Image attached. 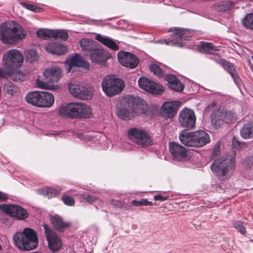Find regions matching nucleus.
Here are the masks:
<instances>
[{
  "label": "nucleus",
  "mask_w": 253,
  "mask_h": 253,
  "mask_svg": "<svg viewBox=\"0 0 253 253\" xmlns=\"http://www.w3.org/2000/svg\"><path fill=\"white\" fill-rule=\"evenodd\" d=\"M220 142H217L212 149L211 157L214 161L211 165V169L219 179L224 180L229 177L235 169V158L216 159L220 154Z\"/></svg>",
  "instance_id": "1"
},
{
  "label": "nucleus",
  "mask_w": 253,
  "mask_h": 253,
  "mask_svg": "<svg viewBox=\"0 0 253 253\" xmlns=\"http://www.w3.org/2000/svg\"><path fill=\"white\" fill-rule=\"evenodd\" d=\"M180 142L188 147H202L210 142L209 135L204 130L187 132L182 130L179 135Z\"/></svg>",
  "instance_id": "2"
},
{
  "label": "nucleus",
  "mask_w": 253,
  "mask_h": 253,
  "mask_svg": "<svg viewBox=\"0 0 253 253\" xmlns=\"http://www.w3.org/2000/svg\"><path fill=\"white\" fill-rule=\"evenodd\" d=\"M43 77H38L36 81L37 86L41 88L49 89L53 87V84L57 83L62 76L61 69L53 67L46 69Z\"/></svg>",
  "instance_id": "3"
},
{
  "label": "nucleus",
  "mask_w": 253,
  "mask_h": 253,
  "mask_svg": "<svg viewBox=\"0 0 253 253\" xmlns=\"http://www.w3.org/2000/svg\"><path fill=\"white\" fill-rule=\"evenodd\" d=\"M25 99L28 103L39 107H50L54 102L53 95L45 91L29 92L26 95Z\"/></svg>",
  "instance_id": "4"
},
{
  "label": "nucleus",
  "mask_w": 253,
  "mask_h": 253,
  "mask_svg": "<svg viewBox=\"0 0 253 253\" xmlns=\"http://www.w3.org/2000/svg\"><path fill=\"white\" fill-rule=\"evenodd\" d=\"M18 235L21 236L20 245L18 248L22 250L30 251L37 248L39 245V239L37 233L30 228H25L22 232H17V240ZM18 242H17V245Z\"/></svg>",
  "instance_id": "5"
},
{
  "label": "nucleus",
  "mask_w": 253,
  "mask_h": 253,
  "mask_svg": "<svg viewBox=\"0 0 253 253\" xmlns=\"http://www.w3.org/2000/svg\"><path fill=\"white\" fill-rule=\"evenodd\" d=\"M174 29V33L170 39L163 40L165 44L182 47L184 46V41H190L191 39L193 30L180 28H175Z\"/></svg>",
  "instance_id": "6"
},
{
  "label": "nucleus",
  "mask_w": 253,
  "mask_h": 253,
  "mask_svg": "<svg viewBox=\"0 0 253 253\" xmlns=\"http://www.w3.org/2000/svg\"><path fill=\"white\" fill-rule=\"evenodd\" d=\"M124 86V81L119 78L106 77L102 82V89L108 96H113L119 93Z\"/></svg>",
  "instance_id": "7"
},
{
  "label": "nucleus",
  "mask_w": 253,
  "mask_h": 253,
  "mask_svg": "<svg viewBox=\"0 0 253 253\" xmlns=\"http://www.w3.org/2000/svg\"><path fill=\"white\" fill-rule=\"evenodd\" d=\"M127 133L128 138L132 141L143 147L153 144L151 137L143 129L134 127L129 129Z\"/></svg>",
  "instance_id": "8"
},
{
  "label": "nucleus",
  "mask_w": 253,
  "mask_h": 253,
  "mask_svg": "<svg viewBox=\"0 0 253 253\" xmlns=\"http://www.w3.org/2000/svg\"><path fill=\"white\" fill-rule=\"evenodd\" d=\"M0 40L6 44L16 42V22L14 21L5 22L0 25Z\"/></svg>",
  "instance_id": "9"
},
{
  "label": "nucleus",
  "mask_w": 253,
  "mask_h": 253,
  "mask_svg": "<svg viewBox=\"0 0 253 253\" xmlns=\"http://www.w3.org/2000/svg\"><path fill=\"white\" fill-rule=\"evenodd\" d=\"M196 117L192 110L185 108L178 115V122L180 126L185 129H193L195 127Z\"/></svg>",
  "instance_id": "10"
},
{
  "label": "nucleus",
  "mask_w": 253,
  "mask_h": 253,
  "mask_svg": "<svg viewBox=\"0 0 253 253\" xmlns=\"http://www.w3.org/2000/svg\"><path fill=\"white\" fill-rule=\"evenodd\" d=\"M214 118L211 119V123L215 127H219L220 122H225L230 123L237 119V115L232 111H227L224 109H217L214 111Z\"/></svg>",
  "instance_id": "11"
},
{
  "label": "nucleus",
  "mask_w": 253,
  "mask_h": 253,
  "mask_svg": "<svg viewBox=\"0 0 253 253\" xmlns=\"http://www.w3.org/2000/svg\"><path fill=\"white\" fill-rule=\"evenodd\" d=\"M127 106L134 111L135 116L145 114L149 108L146 102L138 96L127 97Z\"/></svg>",
  "instance_id": "12"
},
{
  "label": "nucleus",
  "mask_w": 253,
  "mask_h": 253,
  "mask_svg": "<svg viewBox=\"0 0 253 253\" xmlns=\"http://www.w3.org/2000/svg\"><path fill=\"white\" fill-rule=\"evenodd\" d=\"M69 91L74 97L83 100H89L92 97V89L83 85L70 84Z\"/></svg>",
  "instance_id": "13"
},
{
  "label": "nucleus",
  "mask_w": 253,
  "mask_h": 253,
  "mask_svg": "<svg viewBox=\"0 0 253 253\" xmlns=\"http://www.w3.org/2000/svg\"><path fill=\"white\" fill-rule=\"evenodd\" d=\"M139 87L154 94H161L164 91L163 87L145 77H141L138 81Z\"/></svg>",
  "instance_id": "14"
},
{
  "label": "nucleus",
  "mask_w": 253,
  "mask_h": 253,
  "mask_svg": "<svg viewBox=\"0 0 253 253\" xmlns=\"http://www.w3.org/2000/svg\"><path fill=\"white\" fill-rule=\"evenodd\" d=\"M43 228L49 248L53 252H57L62 246L61 239L52 230L49 228L48 225L44 224Z\"/></svg>",
  "instance_id": "15"
},
{
  "label": "nucleus",
  "mask_w": 253,
  "mask_h": 253,
  "mask_svg": "<svg viewBox=\"0 0 253 253\" xmlns=\"http://www.w3.org/2000/svg\"><path fill=\"white\" fill-rule=\"evenodd\" d=\"M80 109V103L71 102L65 106H61L58 113L62 117L79 118Z\"/></svg>",
  "instance_id": "16"
},
{
  "label": "nucleus",
  "mask_w": 253,
  "mask_h": 253,
  "mask_svg": "<svg viewBox=\"0 0 253 253\" xmlns=\"http://www.w3.org/2000/svg\"><path fill=\"white\" fill-rule=\"evenodd\" d=\"M118 58L121 64L130 69L136 68L139 63L138 58L130 52H120L118 54Z\"/></svg>",
  "instance_id": "17"
},
{
  "label": "nucleus",
  "mask_w": 253,
  "mask_h": 253,
  "mask_svg": "<svg viewBox=\"0 0 253 253\" xmlns=\"http://www.w3.org/2000/svg\"><path fill=\"white\" fill-rule=\"evenodd\" d=\"M169 149L174 159L177 161H185L187 159L188 155L186 149L175 142L169 143Z\"/></svg>",
  "instance_id": "18"
},
{
  "label": "nucleus",
  "mask_w": 253,
  "mask_h": 253,
  "mask_svg": "<svg viewBox=\"0 0 253 253\" xmlns=\"http://www.w3.org/2000/svg\"><path fill=\"white\" fill-rule=\"evenodd\" d=\"M66 69L69 72L74 67H83L89 69V65L82 56L79 55L72 56L66 59L65 61Z\"/></svg>",
  "instance_id": "19"
},
{
  "label": "nucleus",
  "mask_w": 253,
  "mask_h": 253,
  "mask_svg": "<svg viewBox=\"0 0 253 253\" xmlns=\"http://www.w3.org/2000/svg\"><path fill=\"white\" fill-rule=\"evenodd\" d=\"M180 105L179 101L167 102L163 104L161 107L162 115L167 118H172L177 113Z\"/></svg>",
  "instance_id": "20"
},
{
  "label": "nucleus",
  "mask_w": 253,
  "mask_h": 253,
  "mask_svg": "<svg viewBox=\"0 0 253 253\" xmlns=\"http://www.w3.org/2000/svg\"><path fill=\"white\" fill-rule=\"evenodd\" d=\"M3 66L5 68L16 72V49H11L5 53L2 58Z\"/></svg>",
  "instance_id": "21"
},
{
  "label": "nucleus",
  "mask_w": 253,
  "mask_h": 253,
  "mask_svg": "<svg viewBox=\"0 0 253 253\" xmlns=\"http://www.w3.org/2000/svg\"><path fill=\"white\" fill-rule=\"evenodd\" d=\"M166 80L168 82V85L169 88L175 92H180L184 89V84L175 76L167 75Z\"/></svg>",
  "instance_id": "22"
},
{
  "label": "nucleus",
  "mask_w": 253,
  "mask_h": 253,
  "mask_svg": "<svg viewBox=\"0 0 253 253\" xmlns=\"http://www.w3.org/2000/svg\"><path fill=\"white\" fill-rule=\"evenodd\" d=\"M221 63L224 69L227 71L232 77L235 84L239 85L241 83V80L237 73L234 65L225 60H222L221 61Z\"/></svg>",
  "instance_id": "23"
},
{
  "label": "nucleus",
  "mask_w": 253,
  "mask_h": 253,
  "mask_svg": "<svg viewBox=\"0 0 253 253\" xmlns=\"http://www.w3.org/2000/svg\"><path fill=\"white\" fill-rule=\"evenodd\" d=\"M46 50L53 54L62 55L64 54L66 50V46L59 42H50L45 46Z\"/></svg>",
  "instance_id": "24"
},
{
  "label": "nucleus",
  "mask_w": 253,
  "mask_h": 253,
  "mask_svg": "<svg viewBox=\"0 0 253 253\" xmlns=\"http://www.w3.org/2000/svg\"><path fill=\"white\" fill-rule=\"evenodd\" d=\"M117 115L124 120H129L135 117L134 111L127 106V97L125 99L124 106L117 111Z\"/></svg>",
  "instance_id": "25"
},
{
  "label": "nucleus",
  "mask_w": 253,
  "mask_h": 253,
  "mask_svg": "<svg viewBox=\"0 0 253 253\" xmlns=\"http://www.w3.org/2000/svg\"><path fill=\"white\" fill-rule=\"evenodd\" d=\"M50 221L53 227L56 230L63 231L65 228L70 226V223L64 221L62 218L58 215L50 217Z\"/></svg>",
  "instance_id": "26"
},
{
  "label": "nucleus",
  "mask_w": 253,
  "mask_h": 253,
  "mask_svg": "<svg viewBox=\"0 0 253 253\" xmlns=\"http://www.w3.org/2000/svg\"><path fill=\"white\" fill-rule=\"evenodd\" d=\"M95 39L102 44L113 50H117L119 49V46L115 41L108 37L96 34Z\"/></svg>",
  "instance_id": "27"
},
{
  "label": "nucleus",
  "mask_w": 253,
  "mask_h": 253,
  "mask_svg": "<svg viewBox=\"0 0 253 253\" xmlns=\"http://www.w3.org/2000/svg\"><path fill=\"white\" fill-rule=\"evenodd\" d=\"M90 57L92 62L97 64L103 63L106 60V56L103 52L96 48L90 52Z\"/></svg>",
  "instance_id": "28"
},
{
  "label": "nucleus",
  "mask_w": 253,
  "mask_h": 253,
  "mask_svg": "<svg viewBox=\"0 0 253 253\" xmlns=\"http://www.w3.org/2000/svg\"><path fill=\"white\" fill-rule=\"evenodd\" d=\"M240 134L243 138H253V122H250L244 124L240 130Z\"/></svg>",
  "instance_id": "29"
},
{
  "label": "nucleus",
  "mask_w": 253,
  "mask_h": 253,
  "mask_svg": "<svg viewBox=\"0 0 253 253\" xmlns=\"http://www.w3.org/2000/svg\"><path fill=\"white\" fill-rule=\"evenodd\" d=\"M198 50L201 52L214 54L217 50V47L211 42H200V45L198 46Z\"/></svg>",
  "instance_id": "30"
},
{
  "label": "nucleus",
  "mask_w": 253,
  "mask_h": 253,
  "mask_svg": "<svg viewBox=\"0 0 253 253\" xmlns=\"http://www.w3.org/2000/svg\"><path fill=\"white\" fill-rule=\"evenodd\" d=\"M41 194L48 198L56 196L61 191V188L60 187H46L42 190H40Z\"/></svg>",
  "instance_id": "31"
},
{
  "label": "nucleus",
  "mask_w": 253,
  "mask_h": 253,
  "mask_svg": "<svg viewBox=\"0 0 253 253\" xmlns=\"http://www.w3.org/2000/svg\"><path fill=\"white\" fill-rule=\"evenodd\" d=\"M0 210L12 217L16 216V205L2 204L0 205Z\"/></svg>",
  "instance_id": "32"
},
{
  "label": "nucleus",
  "mask_w": 253,
  "mask_h": 253,
  "mask_svg": "<svg viewBox=\"0 0 253 253\" xmlns=\"http://www.w3.org/2000/svg\"><path fill=\"white\" fill-rule=\"evenodd\" d=\"M80 108L79 118H87L91 116V110L88 105L80 103Z\"/></svg>",
  "instance_id": "33"
},
{
  "label": "nucleus",
  "mask_w": 253,
  "mask_h": 253,
  "mask_svg": "<svg viewBox=\"0 0 253 253\" xmlns=\"http://www.w3.org/2000/svg\"><path fill=\"white\" fill-rule=\"evenodd\" d=\"M81 47L84 50L90 52L95 48L94 42L88 39H83L80 41Z\"/></svg>",
  "instance_id": "34"
},
{
  "label": "nucleus",
  "mask_w": 253,
  "mask_h": 253,
  "mask_svg": "<svg viewBox=\"0 0 253 253\" xmlns=\"http://www.w3.org/2000/svg\"><path fill=\"white\" fill-rule=\"evenodd\" d=\"M235 4L234 2L226 1L217 3L215 5V8L218 11H225L232 8Z\"/></svg>",
  "instance_id": "35"
},
{
  "label": "nucleus",
  "mask_w": 253,
  "mask_h": 253,
  "mask_svg": "<svg viewBox=\"0 0 253 253\" xmlns=\"http://www.w3.org/2000/svg\"><path fill=\"white\" fill-rule=\"evenodd\" d=\"M37 36L43 40L53 38V30L47 29H40L36 32Z\"/></svg>",
  "instance_id": "36"
},
{
  "label": "nucleus",
  "mask_w": 253,
  "mask_h": 253,
  "mask_svg": "<svg viewBox=\"0 0 253 253\" xmlns=\"http://www.w3.org/2000/svg\"><path fill=\"white\" fill-rule=\"evenodd\" d=\"M7 78H10L13 81L16 80L15 72L5 68V66H3V67L0 68V79Z\"/></svg>",
  "instance_id": "37"
},
{
  "label": "nucleus",
  "mask_w": 253,
  "mask_h": 253,
  "mask_svg": "<svg viewBox=\"0 0 253 253\" xmlns=\"http://www.w3.org/2000/svg\"><path fill=\"white\" fill-rule=\"evenodd\" d=\"M242 24L246 28L253 30V13L247 14L242 20Z\"/></svg>",
  "instance_id": "38"
},
{
  "label": "nucleus",
  "mask_w": 253,
  "mask_h": 253,
  "mask_svg": "<svg viewBox=\"0 0 253 253\" xmlns=\"http://www.w3.org/2000/svg\"><path fill=\"white\" fill-rule=\"evenodd\" d=\"M68 34L67 32L63 30H53V38L57 39H60L64 41H66L68 38Z\"/></svg>",
  "instance_id": "39"
},
{
  "label": "nucleus",
  "mask_w": 253,
  "mask_h": 253,
  "mask_svg": "<svg viewBox=\"0 0 253 253\" xmlns=\"http://www.w3.org/2000/svg\"><path fill=\"white\" fill-rule=\"evenodd\" d=\"M28 217L27 211L21 207L17 205V219L24 220Z\"/></svg>",
  "instance_id": "40"
},
{
  "label": "nucleus",
  "mask_w": 253,
  "mask_h": 253,
  "mask_svg": "<svg viewBox=\"0 0 253 253\" xmlns=\"http://www.w3.org/2000/svg\"><path fill=\"white\" fill-rule=\"evenodd\" d=\"M80 197L82 199V201L85 202H87L89 204H91L95 202L97 198L93 195H90L87 193L81 194Z\"/></svg>",
  "instance_id": "41"
},
{
  "label": "nucleus",
  "mask_w": 253,
  "mask_h": 253,
  "mask_svg": "<svg viewBox=\"0 0 253 253\" xmlns=\"http://www.w3.org/2000/svg\"><path fill=\"white\" fill-rule=\"evenodd\" d=\"M149 69L151 72L158 77H161L164 75L163 71L156 64H150L149 65Z\"/></svg>",
  "instance_id": "42"
},
{
  "label": "nucleus",
  "mask_w": 253,
  "mask_h": 253,
  "mask_svg": "<svg viewBox=\"0 0 253 253\" xmlns=\"http://www.w3.org/2000/svg\"><path fill=\"white\" fill-rule=\"evenodd\" d=\"M27 34L26 31L20 25L17 24V42L25 39Z\"/></svg>",
  "instance_id": "43"
},
{
  "label": "nucleus",
  "mask_w": 253,
  "mask_h": 253,
  "mask_svg": "<svg viewBox=\"0 0 253 253\" xmlns=\"http://www.w3.org/2000/svg\"><path fill=\"white\" fill-rule=\"evenodd\" d=\"M26 60L30 62L36 61L38 56L36 51L34 50H30L25 52Z\"/></svg>",
  "instance_id": "44"
},
{
  "label": "nucleus",
  "mask_w": 253,
  "mask_h": 253,
  "mask_svg": "<svg viewBox=\"0 0 253 253\" xmlns=\"http://www.w3.org/2000/svg\"><path fill=\"white\" fill-rule=\"evenodd\" d=\"M4 88L6 90L7 94L9 95H14L16 92V86L10 81L7 82L5 84Z\"/></svg>",
  "instance_id": "45"
},
{
  "label": "nucleus",
  "mask_w": 253,
  "mask_h": 253,
  "mask_svg": "<svg viewBox=\"0 0 253 253\" xmlns=\"http://www.w3.org/2000/svg\"><path fill=\"white\" fill-rule=\"evenodd\" d=\"M20 4L26 9L35 12H40L42 11V9L33 4L28 3L24 2H20Z\"/></svg>",
  "instance_id": "46"
},
{
  "label": "nucleus",
  "mask_w": 253,
  "mask_h": 253,
  "mask_svg": "<svg viewBox=\"0 0 253 253\" xmlns=\"http://www.w3.org/2000/svg\"><path fill=\"white\" fill-rule=\"evenodd\" d=\"M130 204L136 207L142 206H151L153 205L152 202L148 201L147 199H142L140 201L133 200L131 201Z\"/></svg>",
  "instance_id": "47"
},
{
  "label": "nucleus",
  "mask_w": 253,
  "mask_h": 253,
  "mask_svg": "<svg viewBox=\"0 0 253 253\" xmlns=\"http://www.w3.org/2000/svg\"><path fill=\"white\" fill-rule=\"evenodd\" d=\"M62 200L65 205L69 206H72L75 203L74 199L71 196L68 195H63Z\"/></svg>",
  "instance_id": "48"
},
{
  "label": "nucleus",
  "mask_w": 253,
  "mask_h": 253,
  "mask_svg": "<svg viewBox=\"0 0 253 253\" xmlns=\"http://www.w3.org/2000/svg\"><path fill=\"white\" fill-rule=\"evenodd\" d=\"M234 227L238 230L241 234L244 235L246 233V230L244 226L243 223L240 221H237L234 223Z\"/></svg>",
  "instance_id": "49"
},
{
  "label": "nucleus",
  "mask_w": 253,
  "mask_h": 253,
  "mask_svg": "<svg viewBox=\"0 0 253 253\" xmlns=\"http://www.w3.org/2000/svg\"><path fill=\"white\" fill-rule=\"evenodd\" d=\"M232 145L233 149L238 150L241 148L243 144L238 140L237 137L234 136L232 140Z\"/></svg>",
  "instance_id": "50"
},
{
  "label": "nucleus",
  "mask_w": 253,
  "mask_h": 253,
  "mask_svg": "<svg viewBox=\"0 0 253 253\" xmlns=\"http://www.w3.org/2000/svg\"><path fill=\"white\" fill-rule=\"evenodd\" d=\"M27 75L26 72H23L17 68V80L23 81L27 79Z\"/></svg>",
  "instance_id": "51"
},
{
  "label": "nucleus",
  "mask_w": 253,
  "mask_h": 253,
  "mask_svg": "<svg viewBox=\"0 0 253 253\" xmlns=\"http://www.w3.org/2000/svg\"><path fill=\"white\" fill-rule=\"evenodd\" d=\"M245 165L247 168H253V156H249L246 158L245 161Z\"/></svg>",
  "instance_id": "52"
},
{
  "label": "nucleus",
  "mask_w": 253,
  "mask_h": 253,
  "mask_svg": "<svg viewBox=\"0 0 253 253\" xmlns=\"http://www.w3.org/2000/svg\"><path fill=\"white\" fill-rule=\"evenodd\" d=\"M17 67L20 66L24 60V57L23 54L17 50Z\"/></svg>",
  "instance_id": "53"
},
{
  "label": "nucleus",
  "mask_w": 253,
  "mask_h": 253,
  "mask_svg": "<svg viewBox=\"0 0 253 253\" xmlns=\"http://www.w3.org/2000/svg\"><path fill=\"white\" fill-rule=\"evenodd\" d=\"M168 196H164L161 195H157L154 196V199L155 201H164L168 199Z\"/></svg>",
  "instance_id": "54"
},
{
  "label": "nucleus",
  "mask_w": 253,
  "mask_h": 253,
  "mask_svg": "<svg viewBox=\"0 0 253 253\" xmlns=\"http://www.w3.org/2000/svg\"><path fill=\"white\" fill-rule=\"evenodd\" d=\"M111 203L112 205H114L117 207L121 206V202L119 200H111Z\"/></svg>",
  "instance_id": "55"
},
{
  "label": "nucleus",
  "mask_w": 253,
  "mask_h": 253,
  "mask_svg": "<svg viewBox=\"0 0 253 253\" xmlns=\"http://www.w3.org/2000/svg\"><path fill=\"white\" fill-rule=\"evenodd\" d=\"M7 198L6 194L0 192V201H4L7 199Z\"/></svg>",
  "instance_id": "56"
},
{
  "label": "nucleus",
  "mask_w": 253,
  "mask_h": 253,
  "mask_svg": "<svg viewBox=\"0 0 253 253\" xmlns=\"http://www.w3.org/2000/svg\"><path fill=\"white\" fill-rule=\"evenodd\" d=\"M13 240L14 244H16V233L14 235H13Z\"/></svg>",
  "instance_id": "57"
},
{
  "label": "nucleus",
  "mask_w": 253,
  "mask_h": 253,
  "mask_svg": "<svg viewBox=\"0 0 253 253\" xmlns=\"http://www.w3.org/2000/svg\"><path fill=\"white\" fill-rule=\"evenodd\" d=\"M159 43H162V44H165V42H163V40H160L159 41Z\"/></svg>",
  "instance_id": "58"
},
{
  "label": "nucleus",
  "mask_w": 253,
  "mask_h": 253,
  "mask_svg": "<svg viewBox=\"0 0 253 253\" xmlns=\"http://www.w3.org/2000/svg\"><path fill=\"white\" fill-rule=\"evenodd\" d=\"M251 241L253 243V239L251 240Z\"/></svg>",
  "instance_id": "59"
}]
</instances>
